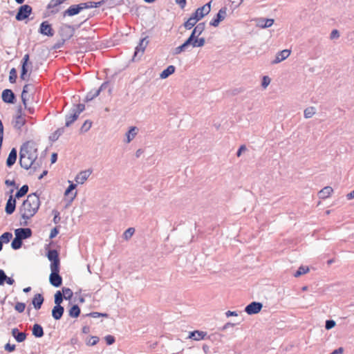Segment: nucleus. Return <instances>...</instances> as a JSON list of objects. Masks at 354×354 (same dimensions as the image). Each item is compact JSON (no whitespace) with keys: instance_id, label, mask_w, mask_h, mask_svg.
Instances as JSON below:
<instances>
[{"instance_id":"24","label":"nucleus","mask_w":354,"mask_h":354,"mask_svg":"<svg viewBox=\"0 0 354 354\" xmlns=\"http://www.w3.org/2000/svg\"><path fill=\"white\" fill-rule=\"evenodd\" d=\"M40 32L44 35L53 36L54 31L49 24H41Z\"/></svg>"},{"instance_id":"50","label":"nucleus","mask_w":354,"mask_h":354,"mask_svg":"<svg viewBox=\"0 0 354 354\" xmlns=\"http://www.w3.org/2000/svg\"><path fill=\"white\" fill-rule=\"evenodd\" d=\"M85 106L82 104H79L76 106V109L73 111L74 113H78V115L84 110Z\"/></svg>"},{"instance_id":"17","label":"nucleus","mask_w":354,"mask_h":354,"mask_svg":"<svg viewBox=\"0 0 354 354\" xmlns=\"http://www.w3.org/2000/svg\"><path fill=\"white\" fill-rule=\"evenodd\" d=\"M92 170L87 169L80 172L75 177V180L78 184H83L90 176Z\"/></svg>"},{"instance_id":"14","label":"nucleus","mask_w":354,"mask_h":354,"mask_svg":"<svg viewBox=\"0 0 354 354\" xmlns=\"http://www.w3.org/2000/svg\"><path fill=\"white\" fill-rule=\"evenodd\" d=\"M291 51L288 49L283 50L277 53L275 58L271 62V64H277L285 60L289 57Z\"/></svg>"},{"instance_id":"52","label":"nucleus","mask_w":354,"mask_h":354,"mask_svg":"<svg viewBox=\"0 0 354 354\" xmlns=\"http://www.w3.org/2000/svg\"><path fill=\"white\" fill-rule=\"evenodd\" d=\"M91 124L92 123L91 122L86 121L82 127V130L84 131H88L91 127Z\"/></svg>"},{"instance_id":"58","label":"nucleus","mask_w":354,"mask_h":354,"mask_svg":"<svg viewBox=\"0 0 354 354\" xmlns=\"http://www.w3.org/2000/svg\"><path fill=\"white\" fill-rule=\"evenodd\" d=\"M100 89H98V90L95 91V93H94V94H93V95H90L89 94H88V95H86V100H92L94 97L97 96V95H99V93H100Z\"/></svg>"},{"instance_id":"9","label":"nucleus","mask_w":354,"mask_h":354,"mask_svg":"<svg viewBox=\"0 0 354 354\" xmlns=\"http://www.w3.org/2000/svg\"><path fill=\"white\" fill-rule=\"evenodd\" d=\"M32 65V63L30 62V56L28 54H26L22 59V66H21V71L20 75V78L26 80L28 79V67Z\"/></svg>"},{"instance_id":"18","label":"nucleus","mask_w":354,"mask_h":354,"mask_svg":"<svg viewBox=\"0 0 354 354\" xmlns=\"http://www.w3.org/2000/svg\"><path fill=\"white\" fill-rule=\"evenodd\" d=\"M207 335V334L205 331L194 330V331L189 333L188 338L192 339L195 341H200V340L205 339Z\"/></svg>"},{"instance_id":"64","label":"nucleus","mask_w":354,"mask_h":354,"mask_svg":"<svg viewBox=\"0 0 354 354\" xmlns=\"http://www.w3.org/2000/svg\"><path fill=\"white\" fill-rule=\"evenodd\" d=\"M348 200L354 198V189L346 195Z\"/></svg>"},{"instance_id":"40","label":"nucleus","mask_w":354,"mask_h":354,"mask_svg":"<svg viewBox=\"0 0 354 354\" xmlns=\"http://www.w3.org/2000/svg\"><path fill=\"white\" fill-rule=\"evenodd\" d=\"M136 134V128L132 127L127 133V142H129Z\"/></svg>"},{"instance_id":"33","label":"nucleus","mask_w":354,"mask_h":354,"mask_svg":"<svg viewBox=\"0 0 354 354\" xmlns=\"http://www.w3.org/2000/svg\"><path fill=\"white\" fill-rule=\"evenodd\" d=\"M28 191V186L26 185H23L20 189L16 193L15 197L20 198L25 196Z\"/></svg>"},{"instance_id":"35","label":"nucleus","mask_w":354,"mask_h":354,"mask_svg":"<svg viewBox=\"0 0 354 354\" xmlns=\"http://www.w3.org/2000/svg\"><path fill=\"white\" fill-rule=\"evenodd\" d=\"M12 237V233L5 232L0 236V241H1V243H7L10 241Z\"/></svg>"},{"instance_id":"38","label":"nucleus","mask_w":354,"mask_h":354,"mask_svg":"<svg viewBox=\"0 0 354 354\" xmlns=\"http://www.w3.org/2000/svg\"><path fill=\"white\" fill-rule=\"evenodd\" d=\"M205 40L203 38L197 39L196 37L194 38V40L191 42L190 44H192L194 47H199L204 45Z\"/></svg>"},{"instance_id":"8","label":"nucleus","mask_w":354,"mask_h":354,"mask_svg":"<svg viewBox=\"0 0 354 354\" xmlns=\"http://www.w3.org/2000/svg\"><path fill=\"white\" fill-rule=\"evenodd\" d=\"M203 24H201L200 26L195 27L190 37L181 46L177 48L178 53L185 50V48L191 44V42L194 40V38L196 37V34L199 35L201 33L203 29V27L201 26Z\"/></svg>"},{"instance_id":"15","label":"nucleus","mask_w":354,"mask_h":354,"mask_svg":"<svg viewBox=\"0 0 354 354\" xmlns=\"http://www.w3.org/2000/svg\"><path fill=\"white\" fill-rule=\"evenodd\" d=\"M65 1L66 0H51L47 6L49 12L51 14L57 13L59 11L60 5Z\"/></svg>"},{"instance_id":"46","label":"nucleus","mask_w":354,"mask_h":354,"mask_svg":"<svg viewBox=\"0 0 354 354\" xmlns=\"http://www.w3.org/2000/svg\"><path fill=\"white\" fill-rule=\"evenodd\" d=\"M271 80L268 76H263L261 82V86L266 88L270 83Z\"/></svg>"},{"instance_id":"25","label":"nucleus","mask_w":354,"mask_h":354,"mask_svg":"<svg viewBox=\"0 0 354 354\" xmlns=\"http://www.w3.org/2000/svg\"><path fill=\"white\" fill-rule=\"evenodd\" d=\"M333 189L330 186H326L324 187L321 191L319 192L318 196L319 198L325 199L330 196Z\"/></svg>"},{"instance_id":"20","label":"nucleus","mask_w":354,"mask_h":354,"mask_svg":"<svg viewBox=\"0 0 354 354\" xmlns=\"http://www.w3.org/2000/svg\"><path fill=\"white\" fill-rule=\"evenodd\" d=\"M15 207H16V200L15 198H13V196L12 195H10V196L9 197V198L6 203V208H5L6 212L8 214H12L15 210Z\"/></svg>"},{"instance_id":"12","label":"nucleus","mask_w":354,"mask_h":354,"mask_svg":"<svg viewBox=\"0 0 354 354\" xmlns=\"http://www.w3.org/2000/svg\"><path fill=\"white\" fill-rule=\"evenodd\" d=\"M74 34V28L68 24H64L59 31V35L63 41L69 39Z\"/></svg>"},{"instance_id":"5","label":"nucleus","mask_w":354,"mask_h":354,"mask_svg":"<svg viewBox=\"0 0 354 354\" xmlns=\"http://www.w3.org/2000/svg\"><path fill=\"white\" fill-rule=\"evenodd\" d=\"M31 87L32 86L30 84H26L24 86L23 91L21 93V100L24 108L27 109L30 113H33L34 109L28 106V102L30 98V94L29 93Z\"/></svg>"},{"instance_id":"62","label":"nucleus","mask_w":354,"mask_h":354,"mask_svg":"<svg viewBox=\"0 0 354 354\" xmlns=\"http://www.w3.org/2000/svg\"><path fill=\"white\" fill-rule=\"evenodd\" d=\"M176 2L183 8L186 5V0H176Z\"/></svg>"},{"instance_id":"29","label":"nucleus","mask_w":354,"mask_h":354,"mask_svg":"<svg viewBox=\"0 0 354 354\" xmlns=\"http://www.w3.org/2000/svg\"><path fill=\"white\" fill-rule=\"evenodd\" d=\"M174 72L175 67L172 65H170L160 73V77L162 79H165L170 75L173 74Z\"/></svg>"},{"instance_id":"45","label":"nucleus","mask_w":354,"mask_h":354,"mask_svg":"<svg viewBox=\"0 0 354 354\" xmlns=\"http://www.w3.org/2000/svg\"><path fill=\"white\" fill-rule=\"evenodd\" d=\"M335 325H336V323L334 320L328 319V320L326 321L325 328L326 330H330L333 328H334L335 326Z\"/></svg>"},{"instance_id":"36","label":"nucleus","mask_w":354,"mask_h":354,"mask_svg":"<svg viewBox=\"0 0 354 354\" xmlns=\"http://www.w3.org/2000/svg\"><path fill=\"white\" fill-rule=\"evenodd\" d=\"M22 241L19 239L17 236H15V238L13 239L11 245L14 250L19 249L21 247Z\"/></svg>"},{"instance_id":"54","label":"nucleus","mask_w":354,"mask_h":354,"mask_svg":"<svg viewBox=\"0 0 354 354\" xmlns=\"http://www.w3.org/2000/svg\"><path fill=\"white\" fill-rule=\"evenodd\" d=\"M246 150H247V148H246L245 145H241L236 152L237 157H240L241 156L242 153L245 151Z\"/></svg>"},{"instance_id":"43","label":"nucleus","mask_w":354,"mask_h":354,"mask_svg":"<svg viewBox=\"0 0 354 354\" xmlns=\"http://www.w3.org/2000/svg\"><path fill=\"white\" fill-rule=\"evenodd\" d=\"M26 304L22 302H17L15 306V309L19 313H23L25 310Z\"/></svg>"},{"instance_id":"55","label":"nucleus","mask_w":354,"mask_h":354,"mask_svg":"<svg viewBox=\"0 0 354 354\" xmlns=\"http://www.w3.org/2000/svg\"><path fill=\"white\" fill-rule=\"evenodd\" d=\"M15 349V344H6V346H5V350L8 351V352H12L14 351Z\"/></svg>"},{"instance_id":"61","label":"nucleus","mask_w":354,"mask_h":354,"mask_svg":"<svg viewBox=\"0 0 354 354\" xmlns=\"http://www.w3.org/2000/svg\"><path fill=\"white\" fill-rule=\"evenodd\" d=\"M225 315L229 317L230 316H236L237 317L238 316V314L236 311H230V310H228L225 313Z\"/></svg>"},{"instance_id":"27","label":"nucleus","mask_w":354,"mask_h":354,"mask_svg":"<svg viewBox=\"0 0 354 354\" xmlns=\"http://www.w3.org/2000/svg\"><path fill=\"white\" fill-rule=\"evenodd\" d=\"M12 335L18 342H24L26 338V334L25 333L19 332L17 328H13L12 330Z\"/></svg>"},{"instance_id":"49","label":"nucleus","mask_w":354,"mask_h":354,"mask_svg":"<svg viewBox=\"0 0 354 354\" xmlns=\"http://www.w3.org/2000/svg\"><path fill=\"white\" fill-rule=\"evenodd\" d=\"M339 37V32L337 30L335 29L332 30L330 35V39H338Z\"/></svg>"},{"instance_id":"7","label":"nucleus","mask_w":354,"mask_h":354,"mask_svg":"<svg viewBox=\"0 0 354 354\" xmlns=\"http://www.w3.org/2000/svg\"><path fill=\"white\" fill-rule=\"evenodd\" d=\"M51 273L49 277V281L52 286L59 287L62 283V278L59 274V268H50Z\"/></svg>"},{"instance_id":"60","label":"nucleus","mask_w":354,"mask_h":354,"mask_svg":"<svg viewBox=\"0 0 354 354\" xmlns=\"http://www.w3.org/2000/svg\"><path fill=\"white\" fill-rule=\"evenodd\" d=\"M273 24H257V26L260 28H267L270 27Z\"/></svg>"},{"instance_id":"19","label":"nucleus","mask_w":354,"mask_h":354,"mask_svg":"<svg viewBox=\"0 0 354 354\" xmlns=\"http://www.w3.org/2000/svg\"><path fill=\"white\" fill-rule=\"evenodd\" d=\"M2 100L6 103H13L15 100V94L10 89H5L2 92Z\"/></svg>"},{"instance_id":"31","label":"nucleus","mask_w":354,"mask_h":354,"mask_svg":"<svg viewBox=\"0 0 354 354\" xmlns=\"http://www.w3.org/2000/svg\"><path fill=\"white\" fill-rule=\"evenodd\" d=\"M69 315L71 317H77L80 314V308L77 305H73L68 311Z\"/></svg>"},{"instance_id":"2","label":"nucleus","mask_w":354,"mask_h":354,"mask_svg":"<svg viewBox=\"0 0 354 354\" xmlns=\"http://www.w3.org/2000/svg\"><path fill=\"white\" fill-rule=\"evenodd\" d=\"M40 205L39 198L36 194H29L19 208L21 217L29 219L37 212Z\"/></svg>"},{"instance_id":"10","label":"nucleus","mask_w":354,"mask_h":354,"mask_svg":"<svg viewBox=\"0 0 354 354\" xmlns=\"http://www.w3.org/2000/svg\"><path fill=\"white\" fill-rule=\"evenodd\" d=\"M32 12V8L28 5L21 6L16 15V19L22 21L26 19Z\"/></svg>"},{"instance_id":"1","label":"nucleus","mask_w":354,"mask_h":354,"mask_svg":"<svg viewBox=\"0 0 354 354\" xmlns=\"http://www.w3.org/2000/svg\"><path fill=\"white\" fill-rule=\"evenodd\" d=\"M38 153L35 145L30 141L24 143L19 151V164L21 167L35 171L39 167Z\"/></svg>"},{"instance_id":"34","label":"nucleus","mask_w":354,"mask_h":354,"mask_svg":"<svg viewBox=\"0 0 354 354\" xmlns=\"http://www.w3.org/2000/svg\"><path fill=\"white\" fill-rule=\"evenodd\" d=\"M309 271L308 267L300 266L296 272L293 274L295 277H299Z\"/></svg>"},{"instance_id":"53","label":"nucleus","mask_w":354,"mask_h":354,"mask_svg":"<svg viewBox=\"0 0 354 354\" xmlns=\"http://www.w3.org/2000/svg\"><path fill=\"white\" fill-rule=\"evenodd\" d=\"M105 339H106V342L108 345H111V344H113L114 342H115V338L112 335H107V336H106L105 337Z\"/></svg>"},{"instance_id":"3","label":"nucleus","mask_w":354,"mask_h":354,"mask_svg":"<svg viewBox=\"0 0 354 354\" xmlns=\"http://www.w3.org/2000/svg\"><path fill=\"white\" fill-rule=\"evenodd\" d=\"M101 2L88 1L77 5H73L63 12V17H72L79 14L82 10L87 8H97Z\"/></svg>"},{"instance_id":"21","label":"nucleus","mask_w":354,"mask_h":354,"mask_svg":"<svg viewBox=\"0 0 354 354\" xmlns=\"http://www.w3.org/2000/svg\"><path fill=\"white\" fill-rule=\"evenodd\" d=\"M145 39H142L139 45L136 48V50L134 53L133 59H136V57L139 55L140 57L143 55L145 48L147 46V42H145Z\"/></svg>"},{"instance_id":"63","label":"nucleus","mask_w":354,"mask_h":354,"mask_svg":"<svg viewBox=\"0 0 354 354\" xmlns=\"http://www.w3.org/2000/svg\"><path fill=\"white\" fill-rule=\"evenodd\" d=\"M258 22H274L273 19L260 18Z\"/></svg>"},{"instance_id":"4","label":"nucleus","mask_w":354,"mask_h":354,"mask_svg":"<svg viewBox=\"0 0 354 354\" xmlns=\"http://www.w3.org/2000/svg\"><path fill=\"white\" fill-rule=\"evenodd\" d=\"M211 3L212 1H209V3L203 6L202 7L198 8L195 11V12L189 17L187 22H189L192 20H195L196 21L201 20L205 15H207L210 12Z\"/></svg>"},{"instance_id":"22","label":"nucleus","mask_w":354,"mask_h":354,"mask_svg":"<svg viewBox=\"0 0 354 354\" xmlns=\"http://www.w3.org/2000/svg\"><path fill=\"white\" fill-rule=\"evenodd\" d=\"M17 150L15 148H12L8 155L7 160H6L7 166L8 167L12 166L15 163V162L17 160Z\"/></svg>"},{"instance_id":"37","label":"nucleus","mask_w":354,"mask_h":354,"mask_svg":"<svg viewBox=\"0 0 354 354\" xmlns=\"http://www.w3.org/2000/svg\"><path fill=\"white\" fill-rule=\"evenodd\" d=\"M62 292V296L66 299H71V298L73 297V293L72 290L68 288H63Z\"/></svg>"},{"instance_id":"26","label":"nucleus","mask_w":354,"mask_h":354,"mask_svg":"<svg viewBox=\"0 0 354 354\" xmlns=\"http://www.w3.org/2000/svg\"><path fill=\"white\" fill-rule=\"evenodd\" d=\"M32 302L35 308L38 310L41 308V306L44 302V297L41 294H36L34 296Z\"/></svg>"},{"instance_id":"32","label":"nucleus","mask_w":354,"mask_h":354,"mask_svg":"<svg viewBox=\"0 0 354 354\" xmlns=\"http://www.w3.org/2000/svg\"><path fill=\"white\" fill-rule=\"evenodd\" d=\"M315 107H313V106H310V107L306 108L304 110V117L306 118H312L315 115Z\"/></svg>"},{"instance_id":"39","label":"nucleus","mask_w":354,"mask_h":354,"mask_svg":"<svg viewBox=\"0 0 354 354\" xmlns=\"http://www.w3.org/2000/svg\"><path fill=\"white\" fill-rule=\"evenodd\" d=\"M63 301V296L60 291H57L55 295V306H61Z\"/></svg>"},{"instance_id":"48","label":"nucleus","mask_w":354,"mask_h":354,"mask_svg":"<svg viewBox=\"0 0 354 354\" xmlns=\"http://www.w3.org/2000/svg\"><path fill=\"white\" fill-rule=\"evenodd\" d=\"M241 322V320H237L236 322H233V323L227 322L224 326H223V330L227 329L229 327H233L237 324H239Z\"/></svg>"},{"instance_id":"57","label":"nucleus","mask_w":354,"mask_h":354,"mask_svg":"<svg viewBox=\"0 0 354 354\" xmlns=\"http://www.w3.org/2000/svg\"><path fill=\"white\" fill-rule=\"evenodd\" d=\"M76 187V185L73 184V183H71L68 187L66 189V190L65 191V195L67 196L69 194V193L73 190Z\"/></svg>"},{"instance_id":"42","label":"nucleus","mask_w":354,"mask_h":354,"mask_svg":"<svg viewBox=\"0 0 354 354\" xmlns=\"http://www.w3.org/2000/svg\"><path fill=\"white\" fill-rule=\"evenodd\" d=\"M135 232V229L133 227L128 228L124 233V238L125 239H130Z\"/></svg>"},{"instance_id":"6","label":"nucleus","mask_w":354,"mask_h":354,"mask_svg":"<svg viewBox=\"0 0 354 354\" xmlns=\"http://www.w3.org/2000/svg\"><path fill=\"white\" fill-rule=\"evenodd\" d=\"M26 115L23 113L21 107H19L13 121V127L16 129H21L26 124Z\"/></svg>"},{"instance_id":"59","label":"nucleus","mask_w":354,"mask_h":354,"mask_svg":"<svg viewBox=\"0 0 354 354\" xmlns=\"http://www.w3.org/2000/svg\"><path fill=\"white\" fill-rule=\"evenodd\" d=\"M344 348L339 347L335 350H334L333 352H331L330 354H342L344 353Z\"/></svg>"},{"instance_id":"56","label":"nucleus","mask_w":354,"mask_h":354,"mask_svg":"<svg viewBox=\"0 0 354 354\" xmlns=\"http://www.w3.org/2000/svg\"><path fill=\"white\" fill-rule=\"evenodd\" d=\"M58 232H59L57 227H54L53 229H52L49 236L50 239H53L54 237H55L57 235Z\"/></svg>"},{"instance_id":"23","label":"nucleus","mask_w":354,"mask_h":354,"mask_svg":"<svg viewBox=\"0 0 354 354\" xmlns=\"http://www.w3.org/2000/svg\"><path fill=\"white\" fill-rule=\"evenodd\" d=\"M64 311V307L62 306H55L52 310V316L55 319L59 320L62 317Z\"/></svg>"},{"instance_id":"28","label":"nucleus","mask_w":354,"mask_h":354,"mask_svg":"<svg viewBox=\"0 0 354 354\" xmlns=\"http://www.w3.org/2000/svg\"><path fill=\"white\" fill-rule=\"evenodd\" d=\"M78 113H73L66 115V127H69L71 124H73L77 118H78Z\"/></svg>"},{"instance_id":"51","label":"nucleus","mask_w":354,"mask_h":354,"mask_svg":"<svg viewBox=\"0 0 354 354\" xmlns=\"http://www.w3.org/2000/svg\"><path fill=\"white\" fill-rule=\"evenodd\" d=\"M6 279L7 276L6 275L4 271L0 270V285H3Z\"/></svg>"},{"instance_id":"41","label":"nucleus","mask_w":354,"mask_h":354,"mask_svg":"<svg viewBox=\"0 0 354 354\" xmlns=\"http://www.w3.org/2000/svg\"><path fill=\"white\" fill-rule=\"evenodd\" d=\"M64 132V129L63 128H61V129H58L57 131H55L53 134L52 136H50V138L53 140H56L58 139V138Z\"/></svg>"},{"instance_id":"13","label":"nucleus","mask_w":354,"mask_h":354,"mask_svg":"<svg viewBox=\"0 0 354 354\" xmlns=\"http://www.w3.org/2000/svg\"><path fill=\"white\" fill-rule=\"evenodd\" d=\"M263 308L260 302L252 301L245 308V312L248 315H254L259 313Z\"/></svg>"},{"instance_id":"30","label":"nucleus","mask_w":354,"mask_h":354,"mask_svg":"<svg viewBox=\"0 0 354 354\" xmlns=\"http://www.w3.org/2000/svg\"><path fill=\"white\" fill-rule=\"evenodd\" d=\"M32 334L37 337H41L44 335L42 327L40 325L35 324L32 328Z\"/></svg>"},{"instance_id":"47","label":"nucleus","mask_w":354,"mask_h":354,"mask_svg":"<svg viewBox=\"0 0 354 354\" xmlns=\"http://www.w3.org/2000/svg\"><path fill=\"white\" fill-rule=\"evenodd\" d=\"M99 342V338L96 336H92L89 338L87 342V344L90 346H94Z\"/></svg>"},{"instance_id":"16","label":"nucleus","mask_w":354,"mask_h":354,"mask_svg":"<svg viewBox=\"0 0 354 354\" xmlns=\"http://www.w3.org/2000/svg\"><path fill=\"white\" fill-rule=\"evenodd\" d=\"M32 235V231L29 228H19L15 230V236L19 239H25L30 237Z\"/></svg>"},{"instance_id":"44","label":"nucleus","mask_w":354,"mask_h":354,"mask_svg":"<svg viewBox=\"0 0 354 354\" xmlns=\"http://www.w3.org/2000/svg\"><path fill=\"white\" fill-rule=\"evenodd\" d=\"M17 79V71L15 68H12L10 71L9 80L11 83H15Z\"/></svg>"},{"instance_id":"11","label":"nucleus","mask_w":354,"mask_h":354,"mask_svg":"<svg viewBox=\"0 0 354 354\" xmlns=\"http://www.w3.org/2000/svg\"><path fill=\"white\" fill-rule=\"evenodd\" d=\"M48 259L51 261L50 268H59L60 261L59 254L55 250H50L47 254Z\"/></svg>"}]
</instances>
